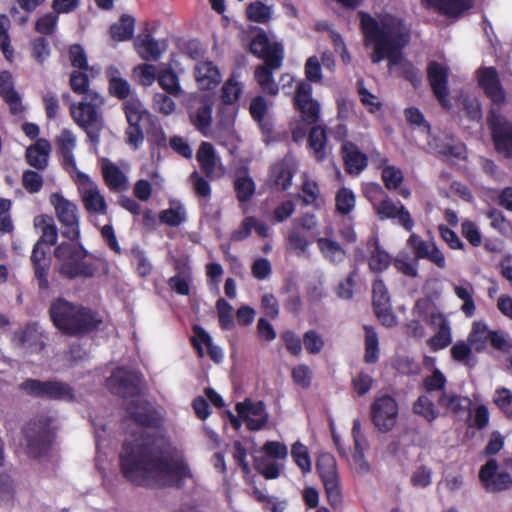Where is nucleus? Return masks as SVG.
<instances>
[{"instance_id":"nucleus-59","label":"nucleus","mask_w":512,"mask_h":512,"mask_svg":"<svg viewBox=\"0 0 512 512\" xmlns=\"http://www.w3.org/2000/svg\"><path fill=\"white\" fill-rule=\"evenodd\" d=\"M451 357L454 361L463 363L469 367H474L475 359L472 355V348L464 341H459L451 347Z\"/></svg>"},{"instance_id":"nucleus-49","label":"nucleus","mask_w":512,"mask_h":512,"mask_svg":"<svg viewBox=\"0 0 512 512\" xmlns=\"http://www.w3.org/2000/svg\"><path fill=\"white\" fill-rule=\"evenodd\" d=\"M490 330L487 325L481 322L473 323L472 330L468 336V341L476 352H482L489 341Z\"/></svg>"},{"instance_id":"nucleus-55","label":"nucleus","mask_w":512,"mask_h":512,"mask_svg":"<svg viewBox=\"0 0 512 512\" xmlns=\"http://www.w3.org/2000/svg\"><path fill=\"white\" fill-rule=\"evenodd\" d=\"M218 320L221 329L232 330L235 327L233 308L224 298H219L216 302Z\"/></svg>"},{"instance_id":"nucleus-12","label":"nucleus","mask_w":512,"mask_h":512,"mask_svg":"<svg viewBox=\"0 0 512 512\" xmlns=\"http://www.w3.org/2000/svg\"><path fill=\"white\" fill-rule=\"evenodd\" d=\"M76 182L85 209L89 213L105 215L107 213L108 206L104 196L100 193L97 184L83 172H78Z\"/></svg>"},{"instance_id":"nucleus-43","label":"nucleus","mask_w":512,"mask_h":512,"mask_svg":"<svg viewBox=\"0 0 512 512\" xmlns=\"http://www.w3.org/2000/svg\"><path fill=\"white\" fill-rule=\"evenodd\" d=\"M88 70H73L69 78V86L71 90L85 97H91L92 94H98L90 89V78L87 74Z\"/></svg>"},{"instance_id":"nucleus-57","label":"nucleus","mask_w":512,"mask_h":512,"mask_svg":"<svg viewBox=\"0 0 512 512\" xmlns=\"http://www.w3.org/2000/svg\"><path fill=\"white\" fill-rule=\"evenodd\" d=\"M291 456L303 473L311 471L312 465L310 455L308 448L304 444L299 441L295 442L291 448Z\"/></svg>"},{"instance_id":"nucleus-33","label":"nucleus","mask_w":512,"mask_h":512,"mask_svg":"<svg viewBox=\"0 0 512 512\" xmlns=\"http://www.w3.org/2000/svg\"><path fill=\"white\" fill-rule=\"evenodd\" d=\"M54 256L60 261V264L64 262L73 263L77 260H81V258H86L88 251L79 240L62 242L55 248Z\"/></svg>"},{"instance_id":"nucleus-24","label":"nucleus","mask_w":512,"mask_h":512,"mask_svg":"<svg viewBox=\"0 0 512 512\" xmlns=\"http://www.w3.org/2000/svg\"><path fill=\"white\" fill-rule=\"evenodd\" d=\"M30 261L39 290H48L50 288L48 276L51 267V257L48 255L47 250L40 249V243L34 244Z\"/></svg>"},{"instance_id":"nucleus-3","label":"nucleus","mask_w":512,"mask_h":512,"mask_svg":"<svg viewBox=\"0 0 512 512\" xmlns=\"http://www.w3.org/2000/svg\"><path fill=\"white\" fill-rule=\"evenodd\" d=\"M49 317L54 327L69 337H84L98 330L103 320L94 309L68 301L63 297L53 299Z\"/></svg>"},{"instance_id":"nucleus-53","label":"nucleus","mask_w":512,"mask_h":512,"mask_svg":"<svg viewBox=\"0 0 512 512\" xmlns=\"http://www.w3.org/2000/svg\"><path fill=\"white\" fill-rule=\"evenodd\" d=\"M336 211L341 215H348L355 207V194L349 188H340L335 197Z\"/></svg>"},{"instance_id":"nucleus-39","label":"nucleus","mask_w":512,"mask_h":512,"mask_svg":"<svg viewBox=\"0 0 512 512\" xmlns=\"http://www.w3.org/2000/svg\"><path fill=\"white\" fill-rule=\"evenodd\" d=\"M35 227L41 230V237L36 243H40V249L43 244L54 245L57 242L58 230L54 219L48 215L37 216L34 220Z\"/></svg>"},{"instance_id":"nucleus-14","label":"nucleus","mask_w":512,"mask_h":512,"mask_svg":"<svg viewBox=\"0 0 512 512\" xmlns=\"http://www.w3.org/2000/svg\"><path fill=\"white\" fill-rule=\"evenodd\" d=\"M479 480L487 492L499 493L512 487V476L505 471H498L496 459H489L479 470Z\"/></svg>"},{"instance_id":"nucleus-48","label":"nucleus","mask_w":512,"mask_h":512,"mask_svg":"<svg viewBox=\"0 0 512 512\" xmlns=\"http://www.w3.org/2000/svg\"><path fill=\"white\" fill-rule=\"evenodd\" d=\"M10 19L5 14H0V50L5 59L12 62L14 59V49L11 46V37L9 35Z\"/></svg>"},{"instance_id":"nucleus-42","label":"nucleus","mask_w":512,"mask_h":512,"mask_svg":"<svg viewBox=\"0 0 512 512\" xmlns=\"http://www.w3.org/2000/svg\"><path fill=\"white\" fill-rule=\"evenodd\" d=\"M189 120L202 135L207 136L212 123V104L204 103L195 111L189 112Z\"/></svg>"},{"instance_id":"nucleus-34","label":"nucleus","mask_w":512,"mask_h":512,"mask_svg":"<svg viewBox=\"0 0 512 512\" xmlns=\"http://www.w3.org/2000/svg\"><path fill=\"white\" fill-rule=\"evenodd\" d=\"M177 274L169 278L168 285L179 295L190 294L191 267L186 262H177L175 265Z\"/></svg>"},{"instance_id":"nucleus-4","label":"nucleus","mask_w":512,"mask_h":512,"mask_svg":"<svg viewBox=\"0 0 512 512\" xmlns=\"http://www.w3.org/2000/svg\"><path fill=\"white\" fill-rule=\"evenodd\" d=\"M104 100L99 94L85 97L78 104L71 103V117L82 128L88 138V142L97 148L100 144V135L105 122L100 106Z\"/></svg>"},{"instance_id":"nucleus-35","label":"nucleus","mask_w":512,"mask_h":512,"mask_svg":"<svg viewBox=\"0 0 512 512\" xmlns=\"http://www.w3.org/2000/svg\"><path fill=\"white\" fill-rule=\"evenodd\" d=\"M196 159L200 169L207 178L216 176L215 170L217 165V157L214 146L209 142H202L196 154Z\"/></svg>"},{"instance_id":"nucleus-15","label":"nucleus","mask_w":512,"mask_h":512,"mask_svg":"<svg viewBox=\"0 0 512 512\" xmlns=\"http://www.w3.org/2000/svg\"><path fill=\"white\" fill-rule=\"evenodd\" d=\"M488 125L495 150L505 158H512V122L492 113Z\"/></svg>"},{"instance_id":"nucleus-31","label":"nucleus","mask_w":512,"mask_h":512,"mask_svg":"<svg viewBox=\"0 0 512 512\" xmlns=\"http://www.w3.org/2000/svg\"><path fill=\"white\" fill-rule=\"evenodd\" d=\"M250 52L266 62V59H270L276 53L283 56V47L277 42L271 44L266 33L262 31L251 40Z\"/></svg>"},{"instance_id":"nucleus-19","label":"nucleus","mask_w":512,"mask_h":512,"mask_svg":"<svg viewBox=\"0 0 512 512\" xmlns=\"http://www.w3.org/2000/svg\"><path fill=\"white\" fill-rule=\"evenodd\" d=\"M124 113L128 122V127L125 130L126 142L136 150L144 140V133L140 125L142 119L140 102L127 101L124 104Z\"/></svg>"},{"instance_id":"nucleus-64","label":"nucleus","mask_w":512,"mask_h":512,"mask_svg":"<svg viewBox=\"0 0 512 512\" xmlns=\"http://www.w3.org/2000/svg\"><path fill=\"white\" fill-rule=\"evenodd\" d=\"M291 377L296 385L308 389L312 384L313 372L308 365L299 364L292 368Z\"/></svg>"},{"instance_id":"nucleus-61","label":"nucleus","mask_w":512,"mask_h":512,"mask_svg":"<svg viewBox=\"0 0 512 512\" xmlns=\"http://www.w3.org/2000/svg\"><path fill=\"white\" fill-rule=\"evenodd\" d=\"M58 15L53 11L39 17L35 22V31L41 35H53L57 28Z\"/></svg>"},{"instance_id":"nucleus-16","label":"nucleus","mask_w":512,"mask_h":512,"mask_svg":"<svg viewBox=\"0 0 512 512\" xmlns=\"http://www.w3.org/2000/svg\"><path fill=\"white\" fill-rule=\"evenodd\" d=\"M47 335L40 330L36 322H29L23 328L14 331L12 342L30 353H39L47 345Z\"/></svg>"},{"instance_id":"nucleus-50","label":"nucleus","mask_w":512,"mask_h":512,"mask_svg":"<svg viewBox=\"0 0 512 512\" xmlns=\"http://www.w3.org/2000/svg\"><path fill=\"white\" fill-rule=\"evenodd\" d=\"M243 92V88L240 82L236 81L234 77L227 79L220 92V100L225 104H236L238 103Z\"/></svg>"},{"instance_id":"nucleus-47","label":"nucleus","mask_w":512,"mask_h":512,"mask_svg":"<svg viewBox=\"0 0 512 512\" xmlns=\"http://www.w3.org/2000/svg\"><path fill=\"white\" fill-rule=\"evenodd\" d=\"M157 81L159 86L169 95L179 96L182 92L179 78L171 68L162 70L158 74Z\"/></svg>"},{"instance_id":"nucleus-28","label":"nucleus","mask_w":512,"mask_h":512,"mask_svg":"<svg viewBox=\"0 0 512 512\" xmlns=\"http://www.w3.org/2000/svg\"><path fill=\"white\" fill-rule=\"evenodd\" d=\"M51 144L45 138L38 139L25 152L26 162L33 168L43 171L48 167Z\"/></svg>"},{"instance_id":"nucleus-41","label":"nucleus","mask_w":512,"mask_h":512,"mask_svg":"<svg viewBox=\"0 0 512 512\" xmlns=\"http://www.w3.org/2000/svg\"><path fill=\"white\" fill-rule=\"evenodd\" d=\"M135 18L128 14H123L117 23L110 26L109 32L111 38L118 42L128 41L134 35Z\"/></svg>"},{"instance_id":"nucleus-26","label":"nucleus","mask_w":512,"mask_h":512,"mask_svg":"<svg viewBox=\"0 0 512 512\" xmlns=\"http://www.w3.org/2000/svg\"><path fill=\"white\" fill-rule=\"evenodd\" d=\"M429 325L438 328L434 336L428 340V345L433 351L446 348L452 342L449 322L442 313H431Z\"/></svg>"},{"instance_id":"nucleus-13","label":"nucleus","mask_w":512,"mask_h":512,"mask_svg":"<svg viewBox=\"0 0 512 512\" xmlns=\"http://www.w3.org/2000/svg\"><path fill=\"white\" fill-rule=\"evenodd\" d=\"M294 108L300 113L306 125H314L320 118V105L312 98V86L307 82H300L294 95Z\"/></svg>"},{"instance_id":"nucleus-63","label":"nucleus","mask_w":512,"mask_h":512,"mask_svg":"<svg viewBox=\"0 0 512 512\" xmlns=\"http://www.w3.org/2000/svg\"><path fill=\"white\" fill-rule=\"evenodd\" d=\"M274 184L281 190H287L292 184L293 172L288 165L281 163L273 167Z\"/></svg>"},{"instance_id":"nucleus-56","label":"nucleus","mask_w":512,"mask_h":512,"mask_svg":"<svg viewBox=\"0 0 512 512\" xmlns=\"http://www.w3.org/2000/svg\"><path fill=\"white\" fill-rule=\"evenodd\" d=\"M31 56L39 63L43 64L51 55L50 42L47 38L36 37L30 42Z\"/></svg>"},{"instance_id":"nucleus-46","label":"nucleus","mask_w":512,"mask_h":512,"mask_svg":"<svg viewBox=\"0 0 512 512\" xmlns=\"http://www.w3.org/2000/svg\"><path fill=\"white\" fill-rule=\"evenodd\" d=\"M316 469L322 481L338 478L336 459L330 453H323L318 457Z\"/></svg>"},{"instance_id":"nucleus-9","label":"nucleus","mask_w":512,"mask_h":512,"mask_svg":"<svg viewBox=\"0 0 512 512\" xmlns=\"http://www.w3.org/2000/svg\"><path fill=\"white\" fill-rule=\"evenodd\" d=\"M427 80L433 95L445 110L451 108L449 100V74L450 69L438 61L432 60L426 68Z\"/></svg>"},{"instance_id":"nucleus-8","label":"nucleus","mask_w":512,"mask_h":512,"mask_svg":"<svg viewBox=\"0 0 512 512\" xmlns=\"http://www.w3.org/2000/svg\"><path fill=\"white\" fill-rule=\"evenodd\" d=\"M50 202L54 206L55 213L61 224V234L70 241L80 239L79 217L77 206L64 198L60 193H53Z\"/></svg>"},{"instance_id":"nucleus-44","label":"nucleus","mask_w":512,"mask_h":512,"mask_svg":"<svg viewBox=\"0 0 512 512\" xmlns=\"http://www.w3.org/2000/svg\"><path fill=\"white\" fill-rule=\"evenodd\" d=\"M301 193L298 198L302 201L304 206H312L315 209H320V188L317 182L305 179L302 182Z\"/></svg>"},{"instance_id":"nucleus-62","label":"nucleus","mask_w":512,"mask_h":512,"mask_svg":"<svg viewBox=\"0 0 512 512\" xmlns=\"http://www.w3.org/2000/svg\"><path fill=\"white\" fill-rule=\"evenodd\" d=\"M303 345L308 354L317 355L323 350L325 341L318 331L311 329L303 334Z\"/></svg>"},{"instance_id":"nucleus-58","label":"nucleus","mask_w":512,"mask_h":512,"mask_svg":"<svg viewBox=\"0 0 512 512\" xmlns=\"http://www.w3.org/2000/svg\"><path fill=\"white\" fill-rule=\"evenodd\" d=\"M382 181L388 190H397L404 181V176L400 168L387 165L381 172Z\"/></svg>"},{"instance_id":"nucleus-20","label":"nucleus","mask_w":512,"mask_h":512,"mask_svg":"<svg viewBox=\"0 0 512 512\" xmlns=\"http://www.w3.org/2000/svg\"><path fill=\"white\" fill-rule=\"evenodd\" d=\"M407 245L412 249L416 259L428 260L440 269L446 267L445 256L434 242H426L416 233H411Z\"/></svg>"},{"instance_id":"nucleus-21","label":"nucleus","mask_w":512,"mask_h":512,"mask_svg":"<svg viewBox=\"0 0 512 512\" xmlns=\"http://www.w3.org/2000/svg\"><path fill=\"white\" fill-rule=\"evenodd\" d=\"M282 61L283 56L276 53L270 59H266L264 64L256 67L255 80L265 94L275 96L279 92V87L273 78V70L279 69Z\"/></svg>"},{"instance_id":"nucleus-38","label":"nucleus","mask_w":512,"mask_h":512,"mask_svg":"<svg viewBox=\"0 0 512 512\" xmlns=\"http://www.w3.org/2000/svg\"><path fill=\"white\" fill-rule=\"evenodd\" d=\"M138 55L146 61H157L161 56L159 43L151 34L139 35L134 42Z\"/></svg>"},{"instance_id":"nucleus-51","label":"nucleus","mask_w":512,"mask_h":512,"mask_svg":"<svg viewBox=\"0 0 512 512\" xmlns=\"http://www.w3.org/2000/svg\"><path fill=\"white\" fill-rule=\"evenodd\" d=\"M234 190L237 200L240 203H247L255 193V183L248 175L240 176L234 181Z\"/></svg>"},{"instance_id":"nucleus-17","label":"nucleus","mask_w":512,"mask_h":512,"mask_svg":"<svg viewBox=\"0 0 512 512\" xmlns=\"http://www.w3.org/2000/svg\"><path fill=\"white\" fill-rule=\"evenodd\" d=\"M235 409L238 417L246 421L247 429L250 431H259L268 422L269 415L263 401L253 402L250 399H245L243 402L237 403Z\"/></svg>"},{"instance_id":"nucleus-27","label":"nucleus","mask_w":512,"mask_h":512,"mask_svg":"<svg viewBox=\"0 0 512 512\" xmlns=\"http://www.w3.org/2000/svg\"><path fill=\"white\" fill-rule=\"evenodd\" d=\"M195 80L200 90H212L221 82L219 69L212 61H200L194 68Z\"/></svg>"},{"instance_id":"nucleus-25","label":"nucleus","mask_w":512,"mask_h":512,"mask_svg":"<svg viewBox=\"0 0 512 512\" xmlns=\"http://www.w3.org/2000/svg\"><path fill=\"white\" fill-rule=\"evenodd\" d=\"M127 412L130 419L140 427L160 429L163 426L162 415L148 404L130 406Z\"/></svg>"},{"instance_id":"nucleus-37","label":"nucleus","mask_w":512,"mask_h":512,"mask_svg":"<svg viewBox=\"0 0 512 512\" xmlns=\"http://www.w3.org/2000/svg\"><path fill=\"white\" fill-rule=\"evenodd\" d=\"M0 96L10 106L11 113L16 114L21 98L14 88L12 74L6 70L0 73Z\"/></svg>"},{"instance_id":"nucleus-22","label":"nucleus","mask_w":512,"mask_h":512,"mask_svg":"<svg viewBox=\"0 0 512 512\" xmlns=\"http://www.w3.org/2000/svg\"><path fill=\"white\" fill-rule=\"evenodd\" d=\"M344 170L348 175H359L368 166V156L352 141H344L340 148Z\"/></svg>"},{"instance_id":"nucleus-10","label":"nucleus","mask_w":512,"mask_h":512,"mask_svg":"<svg viewBox=\"0 0 512 512\" xmlns=\"http://www.w3.org/2000/svg\"><path fill=\"white\" fill-rule=\"evenodd\" d=\"M142 377L139 373L117 368L107 378L106 385L111 393L123 398L138 396L141 392Z\"/></svg>"},{"instance_id":"nucleus-60","label":"nucleus","mask_w":512,"mask_h":512,"mask_svg":"<svg viewBox=\"0 0 512 512\" xmlns=\"http://www.w3.org/2000/svg\"><path fill=\"white\" fill-rule=\"evenodd\" d=\"M414 413L424 417L427 421L432 422L438 417V411L434 403L425 395H421L413 405Z\"/></svg>"},{"instance_id":"nucleus-40","label":"nucleus","mask_w":512,"mask_h":512,"mask_svg":"<svg viewBox=\"0 0 512 512\" xmlns=\"http://www.w3.org/2000/svg\"><path fill=\"white\" fill-rule=\"evenodd\" d=\"M317 246L323 257L331 263H340L344 260L346 252L335 240L326 237L316 239Z\"/></svg>"},{"instance_id":"nucleus-52","label":"nucleus","mask_w":512,"mask_h":512,"mask_svg":"<svg viewBox=\"0 0 512 512\" xmlns=\"http://www.w3.org/2000/svg\"><path fill=\"white\" fill-rule=\"evenodd\" d=\"M247 18L256 23L266 24L270 21L272 10L261 1L250 3L246 8Z\"/></svg>"},{"instance_id":"nucleus-45","label":"nucleus","mask_w":512,"mask_h":512,"mask_svg":"<svg viewBox=\"0 0 512 512\" xmlns=\"http://www.w3.org/2000/svg\"><path fill=\"white\" fill-rule=\"evenodd\" d=\"M392 258L388 252H386L378 240H374V250L371 252L368 266L369 269L374 273H381L385 271L391 264Z\"/></svg>"},{"instance_id":"nucleus-11","label":"nucleus","mask_w":512,"mask_h":512,"mask_svg":"<svg viewBox=\"0 0 512 512\" xmlns=\"http://www.w3.org/2000/svg\"><path fill=\"white\" fill-rule=\"evenodd\" d=\"M398 417V404L390 395L375 399L371 405V420L382 433L391 431Z\"/></svg>"},{"instance_id":"nucleus-1","label":"nucleus","mask_w":512,"mask_h":512,"mask_svg":"<svg viewBox=\"0 0 512 512\" xmlns=\"http://www.w3.org/2000/svg\"><path fill=\"white\" fill-rule=\"evenodd\" d=\"M119 465L123 477L136 486H146L152 479L159 487L182 489L187 479H193L184 456L164 453L151 436L123 442Z\"/></svg>"},{"instance_id":"nucleus-7","label":"nucleus","mask_w":512,"mask_h":512,"mask_svg":"<svg viewBox=\"0 0 512 512\" xmlns=\"http://www.w3.org/2000/svg\"><path fill=\"white\" fill-rule=\"evenodd\" d=\"M370 190L375 194L384 195L382 200L372 203L375 213L380 220H396L406 231H412L414 220L410 212L400 201L394 202L379 184H374Z\"/></svg>"},{"instance_id":"nucleus-5","label":"nucleus","mask_w":512,"mask_h":512,"mask_svg":"<svg viewBox=\"0 0 512 512\" xmlns=\"http://www.w3.org/2000/svg\"><path fill=\"white\" fill-rule=\"evenodd\" d=\"M52 422L49 415L39 414L23 428L26 453L30 458H40L50 451L56 436Z\"/></svg>"},{"instance_id":"nucleus-30","label":"nucleus","mask_w":512,"mask_h":512,"mask_svg":"<svg viewBox=\"0 0 512 512\" xmlns=\"http://www.w3.org/2000/svg\"><path fill=\"white\" fill-rule=\"evenodd\" d=\"M81 258L73 263L64 262L60 264L59 273L66 279L92 278L97 272V267L92 262Z\"/></svg>"},{"instance_id":"nucleus-23","label":"nucleus","mask_w":512,"mask_h":512,"mask_svg":"<svg viewBox=\"0 0 512 512\" xmlns=\"http://www.w3.org/2000/svg\"><path fill=\"white\" fill-rule=\"evenodd\" d=\"M426 8L451 19L463 17L474 6V0H422Z\"/></svg>"},{"instance_id":"nucleus-29","label":"nucleus","mask_w":512,"mask_h":512,"mask_svg":"<svg viewBox=\"0 0 512 512\" xmlns=\"http://www.w3.org/2000/svg\"><path fill=\"white\" fill-rule=\"evenodd\" d=\"M103 180L110 191L121 192L128 188V178L113 162L103 159L101 166Z\"/></svg>"},{"instance_id":"nucleus-6","label":"nucleus","mask_w":512,"mask_h":512,"mask_svg":"<svg viewBox=\"0 0 512 512\" xmlns=\"http://www.w3.org/2000/svg\"><path fill=\"white\" fill-rule=\"evenodd\" d=\"M19 389L34 398L65 402L76 401L73 387L57 380L41 381L28 378L19 385Z\"/></svg>"},{"instance_id":"nucleus-36","label":"nucleus","mask_w":512,"mask_h":512,"mask_svg":"<svg viewBox=\"0 0 512 512\" xmlns=\"http://www.w3.org/2000/svg\"><path fill=\"white\" fill-rule=\"evenodd\" d=\"M106 74L110 95L119 100L127 99L131 93V86L127 80L121 77L120 71L116 67L110 66Z\"/></svg>"},{"instance_id":"nucleus-18","label":"nucleus","mask_w":512,"mask_h":512,"mask_svg":"<svg viewBox=\"0 0 512 512\" xmlns=\"http://www.w3.org/2000/svg\"><path fill=\"white\" fill-rule=\"evenodd\" d=\"M477 81L487 98L495 105L506 101V93L495 67H483L477 71Z\"/></svg>"},{"instance_id":"nucleus-32","label":"nucleus","mask_w":512,"mask_h":512,"mask_svg":"<svg viewBox=\"0 0 512 512\" xmlns=\"http://www.w3.org/2000/svg\"><path fill=\"white\" fill-rule=\"evenodd\" d=\"M326 147V128L322 125H314L308 134V148L312 151V155L317 162H322L326 159Z\"/></svg>"},{"instance_id":"nucleus-2","label":"nucleus","mask_w":512,"mask_h":512,"mask_svg":"<svg viewBox=\"0 0 512 512\" xmlns=\"http://www.w3.org/2000/svg\"><path fill=\"white\" fill-rule=\"evenodd\" d=\"M358 16L365 45L372 46L371 62L378 64L387 60L389 68L398 66L399 76L418 88L422 83L421 71L411 61L403 59V51L411 40V28L406 21L390 13L379 19L365 11H359Z\"/></svg>"},{"instance_id":"nucleus-54","label":"nucleus","mask_w":512,"mask_h":512,"mask_svg":"<svg viewBox=\"0 0 512 512\" xmlns=\"http://www.w3.org/2000/svg\"><path fill=\"white\" fill-rule=\"evenodd\" d=\"M159 221L171 227H177L186 221V211L181 204L159 213Z\"/></svg>"}]
</instances>
